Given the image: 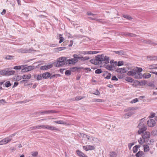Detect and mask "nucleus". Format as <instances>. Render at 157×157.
Instances as JSON below:
<instances>
[{
    "instance_id": "obj_12",
    "label": "nucleus",
    "mask_w": 157,
    "mask_h": 157,
    "mask_svg": "<svg viewBox=\"0 0 157 157\" xmlns=\"http://www.w3.org/2000/svg\"><path fill=\"white\" fill-rule=\"evenodd\" d=\"M136 71L134 69H132L131 70L128 71L127 74L129 76H134L136 73Z\"/></svg>"
},
{
    "instance_id": "obj_39",
    "label": "nucleus",
    "mask_w": 157,
    "mask_h": 157,
    "mask_svg": "<svg viewBox=\"0 0 157 157\" xmlns=\"http://www.w3.org/2000/svg\"><path fill=\"white\" fill-rule=\"evenodd\" d=\"M7 143L6 140H5V138L3 139L0 141V145L6 144Z\"/></svg>"
},
{
    "instance_id": "obj_1",
    "label": "nucleus",
    "mask_w": 157,
    "mask_h": 157,
    "mask_svg": "<svg viewBox=\"0 0 157 157\" xmlns=\"http://www.w3.org/2000/svg\"><path fill=\"white\" fill-rule=\"evenodd\" d=\"M67 57H61L57 59V61L54 63L55 66L57 67H62L67 64Z\"/></svg>"
},
{
    "instance_id": "obj_59",
    "label": "nucleus",
    "mask_w": 157,
    "mask_h": 157,
    "mask_svg": "<svg viewBox=\"0 0 157 157\" xmlns=\"http://www.w3.org/2000/svg\"><path fill=\"white\" fill-rule=\"evenodd\" d=\"M134 78L137 79H141V77H140L138 75V73H136L135 75H134Z\"/></svg>"
},
{
    "instance_id": "obj_9",
    "label": "nucleus",
    "mask_w": 157,
    "mask_h": 157,
    "mask_svg": "<svg viewBox=\"0 0 157 157\" xmlns=\"http://www.w3.org/2000/svg\"><path fill=\"white\" fill-rule=\"evenodd\" d=\"M46 129L53 130V131H59L60 130L57 128L56 127L52 126L51 125H47Z\"/></svg>"
},
{
    "instance_id": "obj_25",
    "label": "nucleus",
    "mask_w": 157,
    "mask_h": 157,
    "mask_svg": "<svg viewBox=\"0 0 157 157\" xmlns=\"http://www.w3.org/2000/svg\"><path fill=\"white\" fill-rule=\"evenodd\" d=\"M138 85L139 86H142L145 85L147 84V81L145 80H143L141 82H138Z\"/></svg>"
},
{
    "instance_id": "obj_31",
    "label": "nucleus",
    "mask_w": 157,
    "mask_h": 157,
    "mask_svg": "<svg viewBox=\"0 0 157 157\" xmlns=\"http://www.w3.org/2000/svg\"><path fill=\"white\" fill-rule=\"evenodd\" d=\"M143 140V142H139V143L140 144L142 145L144 143H145L146 144H148L149 145H150L151 144V143L150 144V143H148V144L147 143V142H148L149 139H144V140Z\"/></svg>"
},
{
    "instance_id": "obj_3",
    "label": "nucleus",
    "mask_w": 157,
    "mask_h": 157,
    "mask_svg": "<svg viewBox=\"0 0 157 157\" xmlns=\"http://www.w3.org/2000/svg\"><path fill=\"white\" fill-rule=\"evenodd\" d=\"M103 58L104 55H98L95 57L97 64H101L103 62Z\"/></svg>"
},
{
    "instance_id": "obj_15",
    "label": "nucleus",
    "mask_w": 157,
    "mask_h": 157,
    "mask_svg": "<svg viewBox=\"0 0 157 157\" xmlns=\"http://www.w3.org/2000/svg\"><path fill=\"white\" fill-rule=\"evenodd\" d=\"M140 147V145H138L135 146L133 148V152L134 153H136L138 151V149Z\"/></svg>"
},
{
    "instance_id": "obj_57",
    "label": "nucleus",
    "mask_w": 157,
    "mask_h": 157,
    "mask_svg": "<svg viewBox=\"0 0 157 157\" xmlns=\"http://www.w3.org/2000/svg\"><path fill=\"white\" fill-rule=\"evenodd\" d=\"M21 67L22 66H15L14 67L13 69L15 70H20L21 69Z\"/></svg>"
},
{
    "instance_id": "obj_30",
    "label": "nucleus",
    "mask_w": 157,
    "mask_h": 157,
    "mask_svg": "<svg viewBox=\"0 0 157 157\" xmlns=\"http://www.w3.org/2000/svg\"><path fill=\"white\" fill-rule=\"evenodd\" d=\"M125 80L129 82H132L134 81V79L130 77H126L125 78Z\"/></svg>"
},
{
    "instance_id": "obj_8",
    "label": "nucleus",
    "mask_w": 157,
    "mask_h": 157,
    "mask_svg": "<svg viewBox=\"0 0 157 157\" xmlns=\"http://www.w3.org/2000/svg\"><path fill=\"white\" fill-rule=\"evenodd\" d=\"M53 67L52 64H50L48 65H45L40 67V69L42 70H46L51 68Z\"/></svg>"
},
{
    "instance_id": "obj_36",
    "label": "nucleus",
    "mask_w": 157,
    "mask_h": 157,
    "mask_svg": "<svg viewBox=\"0 0 157 157\" xmlns=\"http://www.w3.org/2000/svg\"><path fill=\"white\" fill-rule=\"evenodd\" d=\"M135 70L136 71V73H138L141 72L143 71V69L141 67H136Z\"/></svg>"
},
{
    "instance_id": "obj_24",
    "label": "nucleus",
    "mask_w": 157,
    "mask_h": 157,
    "mask_svg": "<svg viewBox=\"0 0 157 157\" xmlns=\"http://www.w3.org/2000/svg\"><path fill=\"white\" fill-rule=\"evenodd\" d=\"M134 113L135 112H129L126 113L124 115V116L126 117H127V118H128L129 117H130L131 116L134 114Z\"/></svg>"
},
{
    "instance_id": "obj_19",
    "label": "nucleus",
    "mask_w": 157,
    "mask_h": 157,
    "mask_svg": "<svg viewBox=\"0 0 157 157\" xmlns=\"http://www.w3.org/2000/svg\"><path fill=\"white\" fill-rule=\"evenodd\" d=\"M34 78H36V79L38 80H40L43 79L42 77V74L40 75H36L34 76Z\"/></svg>"
},
{
    "instance_id": "obj_23",
    "label": "nucleus",
    "mask_w": 157,
    "mask_h": 157,
    "mask_svg": "<svg viewBox=\"0 0 157 157\" xmlns=\"http://www.w3.org/2000/svg\"><path fill=\"white\" fill-rule=\"evenodd\" d=\"M40 129V125H37L36 126L30 127L29 128V130H32L35 129Z\"/></svg>"
},
{
    "instance_id": "obj_53",
    "label": "nucleus",
    "mask_w": 157,
    "mask_h": 157,
    "mask_svg": "<svg viewBox=\"0 0 157 157\" xmlns=\"http://www.w3.org/2000/svg\"><path fill=\"white\" fill-rule=\"evenodd\" d=\"M110 63L112 65V66H113V67H114V64H115V65H117V61H116L115 62H114V60H112L110 61Z\"/></svg>"
},
{
    "instance_id": "obj_22",
    "label": "nucleus",
    "mask_w": 157,
    "mask_h": 157,
    "mask_svg": "<svg viewBox=\"0 0 157 157\" xmlns=\"http://www.w3.org/2000/svg\"><path fill=\"white\" fill-rule=\"evenodd\" d=\"M15 71H7L6 72V75L9 76L13 75Z\"/></svg>"
},
{
    "instance_id": "obj_64",
    "label": "nucleus",
    "mask_w": 157,
    "mask_h": 157,
    "mask_svg": "<svg viewBox=\"0 0 157 157\" xmlns=\"http://www.w3.org/2000/svg\"><path fill=\"white\" fill-rule=\"evenodd\" d=\"M66 35L68 36V38H72L73 37V36H72V35L70 33H66Z\"/></svg>"
},
{
    "instance_id": "obj_6",
    "label": "nucleus",
    "mask_w": 157,
    "mask_h": 157,
    "mask_svg": "<svg viewBox=\"0 0 157 157\" xmlns=\"http://www.w3.org/2000/svg\"><path fill=\"white\" fill-rule=\"evenodd\" d=\"M143 140L149 138L151 136V133L149 132L145 131L143 134H142Z\"/></svg>"
},
{
    "instance_id": "obj_58",
    "label": "nucleus",
    "mask_w": 157,
    "mask_h": 157,
    "mask_svg": "<svg viewBox=\"0 0 157 157\" xmlns=\"http://www.w3.org/2000/svg\"><path fill=\"white\" fill-rule=\"evenodd\" d=\"M88 148L89 150H94L95 148L94 146L91 145H88Z\"/></svg>"
},
{
    "instance_id": "obj_40",
    "label": "nucleus",
    "mask_w": 157,
    "mask_h": 157,
    "mask_svg": "<svg viewBox=\"0 0 157 157\" xmlns=\"http://www.w3.org/2000/svg\"><path fill=\"white\" fill-rule=\"evenodd\" d=\"M113 67V66L110 65H107L105 66V68L109 70H111Z\"/></svg>"
},
{
    "instance_id": "obj_10",
    "label": "nucleus",
    "mask_w": 157,
    "mask_h": 157,
    "mask_svg": "<svg viewBox=\"0 0 157 157\" xmlns=\"http://www.w3.org/2000/svg\"><path fill=\"white\" fill-rule=\"evenodd\" d=\"M139 129L138 131V133L140 135L141 134H143L144 132H145L147 129V126H144V127L139 128Z\"/></svg>"
},
{
    "instance_id": "obj_32",
    "label": "nucleus",
    "mask_w": 157,
    "mask_h": 157,
    "mask_svg": "<svg viewBox=\"0 0 157 157\" xmlns=\"http://www.w3.org/2000/svg\"><path fill=\"white\" fill-rule=\"evenodd\" d=\"M14 56L10 55H7L5 57V59L7 60H11L14 59Z\"/></svg>"
},
{
    "instance_id": "obj_18",
    "label": "nucleus",
    "mask_w": 157,
    "mask_h": 157,
    "mask_svg": "<svg viewBox=\"0 0 157 157\" xmlns=\"http://www.w3.org/2000/svg\"><path fill=\"white\" fill-rule=\"evenodd\" d=\"M144 152H146L150 150L149 146L146 144L143 145Z\"/></svg>"
},
{
    "instance_id": "obj_43",
    "label": "nucleus",
    "mask_w": 157,
    "mask_h": 157,
    "mask_svg": "<svg viewBox=\"0 0 157 157\" xmlns=\"http://www.w3.org/2000/svg\"><path fill=\"white\" fill-rule=\"evenodd\" d=\"M85 98V96H76L75 97V100L76 101H79L82 99L84 98Z\"/></svg>"
},
{
    "instance_id": "obj_61",
    "label": "nucleus",
    "mask_w": 157,
    "mask_h": 157,
    "mask_svg": "<svg viewBox=\"0 0 157 157\" xmlns=\"http://www.w3.org/2000/svg\"><path fill=\"white\" fill-rule=\"evenodd\" d=\"M155 113H151V116H149V117L150 118H151L154 117H155Z\"/></svg>"
},
{
    "instance_id": "obj_13",
    "label": "nucleus",
    "mask_w": 157,
    "mask_h": 157,
    "mask_svg": "<svg viewBox=\"0 0 157 157\" xmlns=\"http://www.w3.org/2000/svg\"><path fill=\"white\" fill-rule=\"evenodd\" d=\"M124 35L125 36H128L131 37H134L136 36V34L128 32L124 33Z\"/></svg>"
},
{
    "instance_id": "obj_48",
    "label": "nucleus",
    "mask_w": 157,
    "mask_h": 157,
    "mask_svg": "<svg viewBox=\"0 0 157 157\" xmlns=\"http://www.w3.org/2000/svg\"><path fill=\"white\" fill-rule=\"evenodd\" d=\"M6 70H3L0 71V75H6Z\"/></svg>"
},
{
    "instance_id": "obj_46",
    "label": "nucleus",
    "mask_w": 157,
    "mask_h": 157,
    "mask_svg": "<svg viewBox=\"0 0 157 157\" xmlns=\"http://www.w3.org/2000/svg\"><path fill=\"white\" fill-rule=\"evenodd\" d=\"M73 57L74 58V59H76V60H78V59H80V56H78L76 54H74L73 55Z\"/></svg>"
},
{
    "instance_id": "obj_41",
    "label": "nucleus",
    "mask_w": 157,
    "mask_h": 157,
    "mask_svg": "<svg viewBox=\"0 0 157 157\" xmlns=\"http://www.w3.org/2000/svg\"><path fill=\"white\" fill-rule=\"evenodd\" d=\"M144 126H147L146 125L144 124V123H142V122H140L139 125L137 126L138 128H141L144 127Z\"/></svg>"
},
{
    "instance_id": "obj_5",
    "label": "nucleus",
    "mask_w": 157,
    "mask_h": 157,
    "mask_svg": "<svg viewBox=\"0 0 157 157\" xmlns=\"http://www.w3.org/2000/svg\"><path fill=\"white\" fill-rule=\"evenodd\" d=\"M67 64L74 65L78 61V60H76V59L72 58L69 59H67Z\"/></svg>"
},
{
    "instance_id": "obj_34",
    "label": "nucleus",
    "mask_w": 157,
    "mask_h": 157,
    "mask_svg": "<svg viewBox=\"0 0 157 157\" xmlns=\"http://www.w3.org/2000/svg\"><path fill=\"white\" fill-rule=\"evenodd\" d=\"M59 43H61L64 40V39L63 37L61 36L62 35L61 34H59Z\"/></svg>"
},
{
    "instance_id": "obj_2",
    "label": "nucleus",
    "mask_w": 157,
    "mask_h": 157,
    "mask_svg": "<svg viewBox=\"0 0 157 157\" xmlns=\"http://www.w3.org/2000/svg\"><path fill=\"white\" fill-rule=\"evenodd\" d=\"M33 48H30L29 49L27 48H20L17 49V51L18 53H31L33 51Z\"/></svg>"
},
{
    "instance_id": "obj_29",
    "label": "nucleus",
    "mask_w": 157,
    "mask_h": 157,
    "mask_svg": "<svg viewBox=\"0 0 157 157\" xmlns=\"http://www.w3.org/2000/svg\"><path fill=\"white\" fill-rule=\"evenodd\" d=\"M109 57L106 56H104V58H103V61H104L105 63H109Z\"/></svg>"
},
{
    "instance_id": "obj_7",
    "label": "nucleus",
    "mask_w": 157,
    "mask_h": 157,
    "mask_svg": "<svg viewBox=\"0 0 157 157\" xmlns=\"http://www.w3.org/2000/svg\"><path fill=\"white\" fill-rule=\"evenodd\" d=\"M147 123L149 127H153L155 125V122L154 120L151 119L148 120Z\"/></svg>"
},
{
    "instance_id": "obj_60",
    "label": "nucleus",
    "mask_w": 157,
    "mask_h": 157,
    "mask_svg": "<svg viewBox=\"0 0 157 157\" xmlns=\"http://www.w3.org/2000/svg\"><path fill=\"white\" fill-rule=\"evenodd\" d=\"M93 94L96 95H100V93L98 90H97L96 92L94 93H93Z\"/></svg>"
},
{
    "instance_id": "obj_54",
    "label": "nucleus",
    "mask_w": 157,
    "mask_h": 157,
    "mask_svg": "<svg viewBox=\"0 0 157 157\" xmlns=\"http://www.w3.org/2000/svg\"><path fill=\"white\" fill-rule=\"evenodd\" d=\"M90 62L95 65H97V62L96 61L95 58V59H92L90 60Z\"/></svg>"
},
{
    "instance_id": "obj_17",
    "label": "nucleus",
    "mask_w": 157,
    "mask_h": 157,
    "mask_svg": "<svg viewBox=\"0 0 157 157\" xmlns=\"http://www.w3.org/2000/svg\"><path fill=\"white\" fill-rule=\"evenodd\" d=\"M127 71L126 69L124 68H118V73L119 72L121 74L124 73Z\"/></svg>"
},
{
    "instance_id": "obj_45",
    "label": "nucleus",
    "mask_w": 157,
    "mask_h": 157,
    "mask_svg": "<svg viewBox=\"0 0 157 157\" xmlns=\"http://www.w3.org/2000/svg\"><path fill=\"white\" fill-rule=\"evenodd\" d=\"M109 155L110 157H116L117 156V154L116 152H112L110 153Z\"/></svg>"
},
{
    "instance_id": "obj_16",
    "label": "nucleus",
    "mask_w": 157,
    "mask_h": 157,
    "mask_svg": "<svg viewBox=\"0 0 157 157\" xmlns=\"http://www.w3.org/2000/svg\"><path fill=\"white\" fill-rule=\"evenodd\" d=\"M14 136V134H12L9 136L5 138V140H6V142L8 143L10 142L12 139V137Z\"/></svg>"
},
{
    "instance_id": "obj_44",
    "label": "nucleus",
    "mask_w": 157,
    "mask_h": 157,
    "mask_svg": "<svg viewBox=\"0 0 157 157\" xmlns=\"http://www.w3.org/2000/svg\"><path fill=\"white\" fill-rule=\"evenodd\" d=\"M11 85L10 82L9 81L6 82L5 83V85L6 87H8Z\"/></svg>"
},
{
    "instance_id": "obj_26",
    "label": "nucleus",
    "mask_w": 157,
    "mask_h": 157,
    "mask_svg": "<svg viewBox=\"0 0 157 157\" xmlns=\"http://www.w3.org/2000/svg\"><path fill=\"white\" fill-rule=\"evenodd\" d=\"M25 67L26 69V70L27 72L32 70L34 68V66H29Z\"/></svg>"
},
{
    "instance_id": "obj_20",
    "label": "nucleus",
    "mask_w": 157,
    "mask_h": 157,
    "mask_svg": "<svg viewBox=\"0 0 157 157\" xmlns=\"http://www.w3.org/2000/svg\"><path fill=\"white\" fill-rule=\"evenodd\" d=\"M126 52L124 50H118V58L120 55H126Z\"/></svg>"
},
{
    "instance_id": "obj_38",
    "label": "nucleus",
    "mask_w": 157,
    "mask_h": 157,
    "mask_svg": "<svg viewBox=\"0 0 157 157\" xmlns=\"http://www.w3.org/2000/svg\"><path fill=\"white\" fill-rule=\"evenodd\" d=\"M141 42L143 43H145L147 44H150L151 43V40H141Z\"/></svg>"
},
{
    "instance_id": "obj_35",
    "label": "nucleus",
    "mask_w": 157,
    "mask_h": 157,
    "mask_svg": "<svg viewBox=\"0 0 157 157\" xmlns=\"http://www.w3.org/2000/svg\"><path fill=\"white\" fill-rule=\"evenodd\" d=\"M123 17L125 18H126L127 19L131 20L132 19V17L129 16V15H123Z\"/></svg>"
},
{
    "instance_id": "obj_50",
    "label": "nucleus",
    "mask_w": 157,
    "mask_h": 157,
    "mask_svg": "<svg viewBox=\"0 0 157 157\" xmlns=\"http://www.w3.org/2000/svg\"><path fill=\"white\" fill-rule=\"evenodd\" d=\"M60 76L59 74H55L52 75H51L50 77H49L50 79H51L54 78L56 77L57 78V77H59Z\"/></svg>"
},
{
    "instance_id": "obj_33",
    "label": "nucleus",
    "mask_w": 157,
    "mask_h": 157,
    "mask_svg": "<svg viewBox=\"0 0 157 157\" xmlns=\"http://www.w3.org/2000/svg\"><path fill=\"white\" fill-rule=\"evenodd\" d=\"M90 59V58L88 56H86L85 57H83L80 56V59L81 61H85L87 60H88Z\"/></svg>"
},
{
    "instance_id": "obj_27",
    "label": "nucleus",
    "mask_w": 157,
    "mask_h": 157,
    "mask_svg": "<svg viewBox=\"0 0 157 157\" xmlns=\"http://www.w3.org/2000/svg\"><path fill=\"white\" fill-rule=\"evenodd\" d=\"M144 154V153L143 151H139L135 155L136 157H140Z\"/></svg>"
},
{
    "instance_id": "obj_14",
    "label": "nucleus",
    "mask_w": 157,
    "mask_h": 157,
    "mask_svg": "<svg viewBox=\"0 0 157 157\" xmlns=\"http://www.w3.org/2000/svg\"><path fill=\"white\" fill-rule=\"evenodd\" d=\"M147 58L149 59L150 61L157 60V56H148Z\"/></svg>"
},
{
    "instance_id": "obj_63",
    "label": "nucleus",
    "mask_w": 157,
    "mask_h": 157,
    "mask_svg": "<svg viewBox=\"0 0 157 157\" xmlns=\"http://www.w3.org/2000/svg\"><path fill=\"white\" fill-rule=\"evenodd\" d=\"M124 63V62L123 61H118V67L123 65Z\"/></svg>"
},
{
    "instance_id": "obj_52",
    "label": "nucleus",
    "mask_w": 157,
    "mask_h": 157,
    "mask_svg": "<svg viewBox=\"0 0 157 157\" xmlns=\"http://www.w3.org/2000/svg\"><path fill=\"white\" fill-rule=\"evenodd\" d=\"M138 101H139V100H138V98H135V99H133L132 101H130V103H131L132 104L133 103H136V102H138Z\"/></svg>"
},
{
    "instance_id": "obj_28",
    "label": "nucleus",
    "mask_w": 157,
    "mask_h": 157,
    "mask_svg": "<svg viewBox=\"0 0 157 157\" xmlns=\"http://www.w3.org/2000/svg\"><path fill=\"white\" fill-rule=\"evenodd\" d=\"M31 77V75L29 74V75H24L22 76V78L24 79H29Z\"/></svg>"
},
{
    "instance_id": "obj_56",
    "label": "nucleus",
    "mask_w": 157,
    "mask_h": 157,
    "mask_svg": "<svg viewBox=\"0 0 157 157\" xmlns=\"http://www.w3.org/2000/svg\"><path fill=\"white\" fill-rule=\"evenodd\" d=\"M66 47H60L56 48V49L58 50V51H60L66 49Z\"/></svg>"
},
{
    "instance_id": "obj_37",
    "label": "nucleus",
    "mask_w": 157,
    "mask_h": 157,
    "mask_svg": "<svg viewBox=\"0 0 157 157\" xmlns=\"http://www.w3.org/2000/svg\"><path fill=\"white\" fill-rule=\"evenodd\" d=\"M151 74L149 73H148L147 75H146L145 74H144L143 75V76L144 78H148L151 77Z\"/></svg>"
},
{
    "instance_id": "obj_55",
    "label": "nucleus",
    "mask_w": 157,
    "mask_h": 157,
    "mask_svg": "<svg viewBox=\"0 0 157 157\" xmlns=\"http://www.w3.org/2000/svg\"><path fill=\"white\" fill-rule=\"evenodd\" d=\"M71 74V71L69 70H66L65 72V74L66 75L69 76Z\"/></svg>"
},
{
    "instance_id": "obj_11",
    "label": "nucleus",
    "mask_w": 157,
    "mask_h": 157,
    "mask_svg": "<svg viewBox=\"0 0 157 157\" xmlns=\"http://www.w3.org/2000/svg\"><path fill=\"white\" fill-rule=\"evenodd\" d=\"M50 76V73L48 72H46L42 74L43 79H46L49 78Z\"/></svg>"
},
{
    "instance_id": "obj_62",
    "label": "nucleus",
    "mask_w": 157,
    "mask_h": 157,
    "mask_svg": "<svg viewBox=\"0 0 157 157\" xmlns=\"http://www.w3.org/2000/svg\"><path fill=\"white\" fill-rule=\"evenodd\" d=\"M134 143H131L128 144V147L129 148V149H130L131 147L134 144Z\"/></svg>"
},
{
    "instance_id": "obj_51",
    "label": "nucleus",
    "mask_w": 157,
    "mask_h": 157,
    "mask_svg": "<svg viewBox=\"0 0 157 157\" xmlns=\"http://www.w3.org/2000/svg\"><path fill=\"white\" fill-rule=\"evenodd\" d=\"M102 72V70L101 69H97L95 71V73L96 74H99Z\"/></svg>"
},
{
    "instance_id": "obj_4",
    "label": "nucleus",
    "mask_w": 157,
    "mask_h": 157,
    "mask_svg": "<svg viewBox=\"0 0 157 157\" xmlns=\"http://www.w3.org/2000/svg\"><path fill=\"white\" fill-rule=\"evenodd\" d=\"M57 112L53 110H47L44 111H39L37 112L38 114H45L52 113H56Z\"/></svg>"
},
{
    "instance_id": "obj_21",
    "label": "nucleus",
    "mask_w": 157,
    "mask_h": 157,
    "mask_svg": "<svg viewBox=\"0 0 157 157\" xmlns=\"http://www.w3.org/2000/svg\"><path fill=\"white\" fill-rule=\"evenodd\" d=\"M77 153L80 157H84L85 155L82 151L79 150H77L76 151Z\"/></svg>"
},
{
    "instance_id": "obj_47",
    "label": "nucleus",
    "mask_w": 157,
    "mask_h": 157,
    "mask_svg": "<svg viewBox=\"0 0 157 157\" xmlns=\"http://www.w3.org/2000/svg\"><path fill=\"white\" fill-rule=\"evenodd\" d=\"M149 67H151V68L157 69V64L150 65Z\"/></svg>"
},
{
    "instance_id": "obj_49",
    "label": "nucleus",
    "mask_w": 157,
    "mask_h": 157,
    "mask_svg": "<svg viewBox=\"0 0 157 157\" xmlns=\"http://www.w3.org/2000/svg\"><path fill=\"white\" fill-rule=\"evenodd\" d=\"M151 134L152 135L155 136L157 135V130H153L151 132Z\"/></svg>"
},
{
    "instance_id": "obj_42",
    "label": "nucleus",
    "mask_w": 157,
    "mask_h": 157,
    "mask_svg": "<svg viewBox=\"0 0 157 157\" xmlns=\"http://www.w3.org/2000/svg\"><path fill=\"white\" fill-rule=\"evenodd\" d=\"M55 123L58 124H66V123L64 122L63 121H54Z\"/></svg>"
}]
</instances>
